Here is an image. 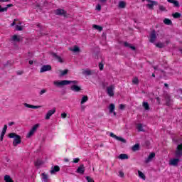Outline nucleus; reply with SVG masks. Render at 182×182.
<instances>
[{
    "label": "nucleus",
    "instance_id": "obj_36",
    "mask_svg": "<svg viewBox=\"0 0 182 182\" xmlns=\"http://www.w3.org/2000/svg\"><path fill=\"white\" fill-rule=\"evenodd\" d=\"M181 16V14L178 12H176L173 14V17L175 18L176 19H178Z\"/></svg>",
    "mask_w": 182,
    "mask_h": 182
},
{
    "label": "nucleus",
    "instance_id": "obj_39",
    "mask_svg": "<svg viewBox=\"0 0 182 182\" xmlns=\"http://www.w3.org/2000/svg\"><path fill=\"white\" fill-rule=\"evenodd\" d=\"M8 11V7L2 8V6H0V13L1 12H7Z\"/></svg>",
    "mask_w": 182,
    "mask_h": 182
},
{
    "label": "nucleus",
    "instance_id": "obj_22",
    "mask_svg": "<svg viewBox=\"0 0 182 182\" xmlns=\"http://www.w3.org/2000/svg\"><path fill=\"white\" fill-rule=\"evenodd\" d=\"M87 100H89V97H87V95L82 96V98L81 99V105H85Z\"/></svg>",
    "mask_w": 182,
    "mask_h": 182
},
{
    "label": "nucleus",
    "instance_id": "obj_15",
    "mask_svg": "<svg viewBox=\"0 0 182 182\" xmlns=\"http://www.w3.org/2000/svg\"><path fill=\"white\" fill-rule=\"evenodd\" d=\"M180 162V159H173L170 160L169 164L171 166H178V163Z\"/></svg>",
    "mask_w": 182,
    "mask_h": 182
},
{
    "label": "nucleus",
    "instance_id": "obj_50",
    "mask_svg": "<svg viewBox=\"0 0 182 182\" xmlns=\"http://www.w3.org/2000/svg\"><path fill=\"white\" fill-rule=\"evenodd\" d=\"M67 116H68V114H66L65 112L61 114L62 119H66Z\"/></svg>",
    "mask_w": 182,
    "mask_h": 182
},
{
    "label": "nucleus",
    "instance_id": "obj_2",
    "mask_svg": "<svg viewBox=\"0 0 182 182\" xmlns=\"http://www.w3.org/2000/svg\"><path fill=\"white\" fill-rule=\"evenodd\" d=\"M53 85L59 87L60 86H66V85H70V82L66 80H61V81L55 80L53 82Z\"/></svg>",
    "mask_w": 182,
    "mask_h": 182
},
{
    "label": "nucleus",
    "instance_id": "obj_14",
    "mask_svg": "<svg viewBox=\"0 0 182 182\" xmlns=\"http://www.w3.org/2000/svg\"><path fill=\"white\" fill-rule=\"evenodd\" d=\"M165 100L166 106H171V97H170V95H165Z\"/></svg>",
    "mask_w": 182,
    "mask_h": 182
},
{
    "label": "nucleus",
    "instance_id": "obj_11",
    "mask_svg": "<svg viewBox=\"0 0 182 182\" xmlns=\"http://www.w3.org/2000/svg\"><path fill=\"white\" fill-rule=\"evenodd\" d=\"M55 113H56L55 107L53 108V109H50L47 112L46 115V120H49V119H50V116H52L53 114H55Z\"/></svg>",
    "mask_w": 182,
    "mask_h": 182
},
{
    "label": "nucleus",
    "instance_id": "obj_53",
    "mask_svg": "<svg viewBox=\"0 0 182 182\" xmlns=\"http://www.w3.org/2000/svg\"><path fill=\"white\" fill-rule=\"evenodd\" d=\"M124 107H125V106H124V105H123V104H121V105H119V109H120L121 110H123V109H124Z\"/></svg>",
    "mask_w": 182,
    "mask_h": 182
},
{
    "label": "nucleus",
    "instance_id": "obj_57",
    "mask_svg": "<svg viewBox=\"0 0 182 182\" xmlns=\"http://www.w3.org/2000/svg\"><path fill=\"white\" fill-rule=\"evenodd\" d=\"M15 21H16V20L14 19V21H13V23L11 24V26H15V25H16V23L15 22Z\"/></svg>",
    "mask_w": 182,
    "mask_h": 182
},
{
    "label": "nucleus",
    "instance_id": "obj_35",
    "mask_svg": "<svg viewBox=\"0 0 182 182\" xmlns=\"http://www.w3.org/2000/svg\"><path fill=\"white\" fill-rule=\"evenodd\" d=\"M119 7L122 8V9L126 8V2L123 1H119Z\"/></svg>",
    "mask_w": 182,
    "mask_h": 182
},
{
    "label": "nucleus",
    "instance_id": "obj_40",
    "mask_svg": "<svg viewBox=\"0 0 182 182\" xmlns=\"http://www.w3.org/2000/svg\"><path fill=\"white\" fill-rule=\"evenodd\" d=\"M69 72V70L65 69L63 71H61V76H65V75H68V73Z\"/></svg>",
    "mask_w": 182,
    "mask_h": 182
},
{
    "label": "nucleus",
    "instance_id": "obj_49",
    "mask_svg": "<svg viewBox=\"0 0 182 182\" xmlns=\"http://www.w3.org/2000/svg\"><path fill=\"white\" fill-rule=\"evenodd\" d=\"M44 93H46V89L41 90V92H40V93H39V95H40L41 96H42V95H43Z\"/></svg>",
    "mask_w": 182,
    "mask_h": 182
},
{
    "label": "nucleus",
    "instance_id": "obj_41",
    "mask_svg": "<svg viewBox=\"0 0 182 182\" xmlns=\"http://www.w3.org/2000/svg\"><path fill=\"white\" fill-rule=\"evenodd\" d=\"M85 178L87 182H95V180L90 176H86Z\"/></svg>",
    "mask_w": 182,
    "mask_h": 182
},
{
    "label": "nucleus",
    "instance_id": "obj_17",
    "mask_svg": "<svg viewBox=\"0 0 182 182\" xmlns=\"http://www.w3.org/2000/svg\"><path fill=\"white\" fill-rule=\"evenodd\" d=\"M155 157H156V154L154 152L151 153L147 157V159H146L145 160L146 163H149V161H151V160H153V159H154Z\"/></svg>",
    "mask_w": 182,
    "mask_h": 182
},
{
    "label": "nucleus",
    "instance_id": "obj_56",
    "mask_svg": "<svg viewBox=\"0 0 182 182\" xmlns=\"http://www.w3.org/2000/svg\"><path fill=\"white\" fill-rule=\"evenodd\" d=\"M17 75H23V71H17Z\"/></svg>",
    "mask_w": 182,
    "mask_h": 182
},
{
    "label": "nucleus",
    "instance_id": "obj_26",
    "mask_svg": "<svg viewBox=\"0 0 182 182\" xmlns=\"http://www.w3.org/2000/svg\"><path fill=\"white\" fill-rule=\"evenodd\" d=\"M92 28H94V29H97V31H100V32H102V31H103V27L97 26L96 24H94L92 26Z\"/></svg>",
    "mask_w": 182,
    "mask_h": 182
},
{
    "label": "nucleus",
    "instance_id": "obj_4",
    "mask_svg": "<svg viewBox=\"0 0 182 182\" xmlns=\"http://www.w3.org/2000/svg\"><path fill=\"white\" fill-rule=\"evenodd\" d=\"M49 70H52V66H50V65H44L41 67L40 70V73H43L44 72H49Z\"/></svg>",
    "mask_w": 182,
    "mask_h": 182
},
{
    "label": "nucleus",
    "instance_id": "obj_20",
    "mask_svg": "<svg viewBox=\"0 0 182 182\" xmlns=\"http://www.w3.org/2000/svg\"><path fill=\"white\" fill-rule=\"evenodd\" d=\"M124 46H125V48H129L132 50L136 49V47L132 46L130 43H127V41L124 42Z\"/></svg>",
    "mask_w": 182,
    "mask_h": 182
},
{
    "label": "nucleus",
    "instance_id": "obj_1",
    "mask_svg": "<svg viewBox=\"0 0 182 182\" xmlns=\"http://www.w3.org/2000/svg\"><path fill=\"white\" fill-rule=\"evenodd\" d=\"M9 139H14L13 146H14V147H16L18 144H21V143H22V137L16 134V133L12 132L9 134Z\"/></svg>",
    "mask_w": 182,
    "mask_h": 182
},
{
    "label": "nucleus",
    "instance_id": "obj_29",
    "mask_svg": "<svg viewBox=\"0 0 182 182\" xmlns=\"http://www.w3.org/2000/svg\"><path fill=\"white\" fill-rule=\"evenodd\" d=\"M164 23H165V25H172L173 22L171 20H170V18H165L164 20Z\"/></svg>",
    "mask_w": 182,
    "mask_h": 182
},
{
    "label": "nucleus",
    "instance_id": "obj_62",
    "mask_svg": "<svg viewBox=\"0 0 182 182\" xmlns=\"http://www.w3.org/2000/svg\"><path fill=\"white\" fill-rule=\"evenodd\" d=\"M4 136L1 135L0 136V141H2L4 140Z\"/></svg>",
    "mask_w": 182,
    "mask_h": 182
},
{
    "label": "nucleus",
    "instance_id": "obj_34",
    "mask_svg": "<svg viewBox=\"0 0 182 182\" xmlns=\"http://www.w3.org/2000/svg\"><path fill=\"white\" fill-rule=\"evenodd\" d=\"M132 83L134 85H139V78L137 77H134L132 80Z\"/></svg>",
    "mask_w": 182,
    "mask_h": 182
},
{
    "label": "nucleus",
    "instance_id": "obj_23",
    "mask_svg": "<svg viewBox=\"0 0 182 182\" xmlns=\"http://www.w3.org/2000/svg\"><path fill=\"white\" fill-rule=\"evenodd\" d=\"M12 41H14V42H21V36L14 35L12 37Z\"/></svg>",
    "mask_w": 182,
    "mask_h": 182
},
{
    "label": "nucleus",
    "instance_id": "obj_13",
    "mask_svg": "<svg viewBox=\"0 0 182 182\" xmlns=\"http://www.w3.org/2000/svg\"><path fill=\"white\" fill-rule=\"evenodd\" d=\"M70 90H72L73 92H80V90H82V88L77 85H73L70 87Z\"/></svg>",
    "mask_w": 182,
    "mask_h": 182
},
{
    "label": "nucleus",
    "instance_id": "obj_7",
    "mask_svg": "<svg viewBox=\"0 0 182 182\" xmlns=\"http://www.w3.org/2000/svg\"><path fill=\"white\" fill-rule=\"evenodd\" d=\"M114 86L110 85L109 87H107V93L111 97L114 96Z\"/></svg>",
    "mask_w": 182,
    "mask_h": 182
},
{
    "label": "nucleus",
    "instance_id": "obj_45",
    "mask_svg": "<svg viewBox=\"0 0 182 182\" xmlns=\"http://www.w3.org/2000/svg\"><path fill=\"white\" fill-rule=\"evenodd\" d=\"M173 5L176 8H178V6H180V4L178 3V1L177 0H175V1H173Z\"/></svg>",
    "mask_w": 182,
    "mask_h": 182
},
{
    "label": "nucleus",
    "instance_id": "obj_27",
    "mask_svg": "<svg viewBox=\"0 0 182 182\" xmlns=\"http://www.w3.org/2000/svg\"><path fill=\"white\" fill-rule=\"evenodd\" d=\"M136 129L138 132H144V129H143V124H138L136 125Z\"/></svg>",
    "mask_w": 182,
    "mask_h": 182
},
{
    "label": "nucleus",
    "instance_id": "obj_24",
    "mask_svg": "<svg viewBox=\"0 0 182 182\" xmlns=\"http://www.w3.org/2000/svg\"><path fill=\"white\" fill-rule=\"evenodd\" d=\"M142 106L146 110H150V105H149V102H144Z\"/></svg>",
    "mask_w": 182,
    "mask_h": 182
},
{
    "label": "nucleus",
    "instance_id": "obj_44",
    "mask_svg": "<svg viewBox=\"0 0 182 182\" xmlns=\"http://www.w3.org/2000/svg\"><path fill=\"white\" fill-rule=\"evenodd\" d=\"M99 68H100V70H103V69L105 68V65H103L102 63H99Z\"/></svg>",
    "mask_w": 182,
    "mask_h": 182
},
{
    "label": "nucleus",
    "instance_id": "obj_54",
    "mask_svg": "<svg viewBox=\"0 0 182 182\" xmlns=\"http://www.w3.org/2000/svg\"><path fill=\"white\" fill-rule=\"evenodd\" d=\"M119 176L122 178L124 177V173H123V171H119Z\"/></svg>",
    "mask_w": 182,
    "mask_h": 182
},
{
    "label": "nucleus",
    "instance_id": "obj_42",
    "mask_svg": "<svg viewBox=\"0 0 182 182\" xmlns=\"http://www.w3.org/2000/svg\"><path fill=\"white\" fill-rule=\"evenodd\" d=\"M159 11H161L162 12H164V11H167V9H166V7H164V6L160 5L159 6Z\"/></svg>",
    "mask_w": 182,
    "mask_h": 182
},
{
    "label": "nucleus",
    "instance_id": "obj_31",
    "mask_svg": "<svg viewBox=\"0 0 182 182\" xmlns=\"http://www.w3.org/2000/svg\"><path fill=\"white\" fill-rule=\"evenodd\" d=\"M140 149V145L139 144H136L132 146V151H137Z\"/></svg>",
    "mask_w": 182,
    "mask_h": 182
},
{
    "label": "nucleus",
    "instance_id": "obj_48",
    "mask_svg": "<svg viewBox=\"0 0 182 182\" xmlns=\"http://www.w3.org/2000/svg\"><path fill=\"white\" fill-rule=\"evenodd\" d=\"M23 28L21 26H16V31H22Z\"/></svg>",
    "mask_w": 182,
    "mask_h": 182
},
{
    "label": "nucleus",
    "instance_id": "obj_51",
    "mask_svg": "<svg viewBox=\"0 0 182 182\" xmlns=\"http://www.w3.org/2000/svg\"><path fill=\"white\" fill-rule=\"evenodd\" d=\"M79 161H80V159L75 158L73 159V163H78Z\"/></svg>",
    "mask_w": 182,
    "mask_h": 182
},
{
    "label": "nucleus",
    "instance_id": "obj_46",
    "mask_svg": "<svg viewBox=\"0 0 182 182\" xmlns=\"http://www.w3.org/2000/svg\"><path fill=\"white\" fill-rule=\"evenodd\" d=\"M68 82H70V83H73V85H77V83H79V81L77 80H68Z\"/></svg>",
    "mask_w": 182,
    "mask_h": 182
},
{
    "label": "nucleus",
    "instance_id": "obj_10",
    "mask_svg": "<svg viewBox=\"0 0 182 182\" xmlns=\"http://www.w3.org/2000/svg\"><path fill=\"white\" fill-rule=\"evenodd\" d=\"M110 137H112L113 139H115L116 140H117L118 141H122V143H126V139L117 136L116 134H114L113 132H111L109 134Z\"/></svg>",
    "mask_w": 182,
    "mask_h": 182
},
{
    "label": "nucleus",
    "instance_id": "obj_18",
    "mask_svg": "<svg viewBox=\"0 0 182 182\" xmlns=\"http://www.w3.org/2000/svg\"><path fill=\"white\" fill-rule=\"evenodd\" d=\"M25 107H28V109H41L42 107L41 106H36V105H29L28 103L24 104Z\"/></svg>",
    "mask_w": 182,
    "mask_h": 182
},
{
    "label": "nucleus",
    "instance_id": "obj_58",
    "mask_svg": "<svg viewBox=\"0 0 182 182\" xmlns=\"http://www.w3.org/2000/svg\"><path fill=\"white\" fill-rule=\"evenodd\" d=\"M100 2H101L102 4H106V2H107V0H100Z\"/></svg>",
    "mask_w": 182,
    "mask_h": 182
},
{
    "label": "nucleus",
    "instance_id": "obj_25",
    "mask_svg": "<svg viewBox=\"0 0 182 182\" xmlns=\"http://www.w3.org/2000/svg\"><path fill=\"white\" fill-rule=\"evenodd\" d=\"M4 181L6 182H14V180H12V178H11V176L9 175H6L4 176Z\"/></svg>",
    "mask_w": 182,
    "mask_h": 182
},
{
    "label": "nucleus",
    "instance_id": "obj_9",
    "mask_svg": "<svg viewBox=\"0 0 182 182\" xmlns=\"http://www.w3.org/2000/svg\"><path fill=\"white\" fill-rule=\"evenodd\" d=\"M147 2H149L151 4H148L146 5V6L149 9H154V5H159V2L156 1H153V0H146Z\"/></svg>",
    "mask_w": 182,
    "mask_h": 182
},
{
    "label": "nucleus",
    "instance_id": "obj_52",
    "mask_svg": "<svg viewBox=\"0 0 182 182\" xmlns=\"http://www.w3.org/2000/svg\"><path fill=\"white\" fill-rule=\"evenodd\" d=\"M8 129V125L5 124L3 129H2V132H4L6 133V130Z\"/></svg>",
    "mask_w": 182,
    "mask_h": 182
},
{
    "label": "nucleus",
    "instance_id": "obj_8",
    "mask_svg": "<svg viewBox=\"0 0 182 182\" xmlns=\"http://www.w3.org/2000/svg\"><path fill=\"white\" fill-rule=\"evenodd\" d=\"M175 154H176V157L182 156V144L178 145Z\"/></svg>",
    "mask_w": 182,
    "mask_h": 182
},
{
    "label": "nucleus",
    "instance_id": "obj_60",
    "mask_svg": "<svg viewBox=\"0 0 182 182\" xmlns=\"http://www.w3.org/2000/svg\"><path fill=\"white\" fill-rule=\"evenodd\" d=\"M14 124H15L14 122H11L9 123V126H14Z\"/></svg>",
    "mask_w": 182,
    "mask_h": 182
},
{
    "label": "nucleus",
    "instance_id": "obj_55",
    "mask_svg": "<svg viewBox=\"0 0 182 182\" xmlns=\"http://www.w3.org/2000/svg\"><path fill=\"white\" fill-rule=\"evenodd\" d=\"M12 6H14V4H8V5L6 6V8H7V9H8L9 8H11V7H12Z\"/></svg>",
    "mask_w": 182,
    "mask_h": 182
},
{
    "label": "nucleus",
    "instance_id": "obj_37",
    "mask_svg": "<svg viewBox=\"0 0 182 182\" xmlns=\"http://www.w3.org/2000/svg\"><path fill=\"white\" fill-rule=\"evenodd\" d=\"M42 164H43V163L42 162V161L41 160H37L36 162H35V166L36 167H39V166H42Z\"/></svg>",
    "mask_w": 182,
    "mask_h": 182
},
{
    "label": "nucleus",
    "instance_id": "obj_28",
    "mask_svg": "<svg viewBox=\"0 0 182 182\" xmlns=\"http://www.w3.org/2000/svg\"><path fill=\"white\" fill-rule=\"evenodd\" d=\"M114 109H116V106L114 104L109 105V113H113L114 112Z\"/></svg>",
    "mask_w": 182,
    "mask_h": 182
},
{
    "label": "nucleus",
    "instance_id": "obj_38",
    "mask_svg": "<svg viewBox=\"0 0 182 182\" xmlns=\"http://www.w3.org/2000/svg\"><path fill=\"white\" fill-rule=\"evenodd\" d=\"M156 48H159L160 49H162V48H164V44L163 43H158L156 44Z\"/></svg>",
    "mask_w": 182,
    "mask_h": 182
},
{
    "label": "nucleus",
    "instance_id": "obj_64",
    "mask_svg": "<svg viewBox=\"0 0 182 182\" xmlns=\"http://www.w3.org/2000/svg\"><path fill=\"white\" fill-rule=\"evenodd\" d=\"M179 52L181 53V54L182 55V48L179 49Z\"/></svg>",
    "mask_w": 182,
    "mask_h": 182
},
{
    "label": "nucleus",
    "instance_id": "obj_21",
    "mask_svg": "<svg viewBox=\"0 0 182 182\" xmlns=\"http://www.w3.org/2000/svg\"><path fill=\"white\" fill-rule=\"evenodd\" d=\"M118 158L120 160H127L129 159V156L126 154H121Z\"/></svg>",
    "mask_w": 182,
    "mask_h": 182
},
{
    "label": "nucleus",
    "instance_id": "obj_30",
    "mask_svg": "<svg viewBox=\"0 0 182 182\" xmlns=\"http://www.w3.org/2000/svg\"><path fill=\"white\" fill-rule=\"evenodd\" d=\"M41 176H42V180H43V181L45 182H48V174L45 173H41Z\"/></svg>",
    "mask_w": 182,
    "mask_h": 182
},
{
    "label": "nucleus",
    "instance_id": "obj_32",
    "mask_svg": "<svg viewBox=\"0 0 182 182\" xmlns=\"http://www.w3.org/2000/svg\"><path fill=\"white\" fill-rule=\"evenodd\" d=\"M138 174L140 178H142L143 180H146V176L144 175V173H143V172L138 171Z\"/></svg>",
    "mask_w": 182,
    "mask_h": 182
},
{
    "label": "nucleus",
    "instance_id": "obj_6",
    "mask_svg": "<svg viewBox=\"0 0 182 182\" xmlns=\"http://www.w3.org/2000/svg\"><path fill=\"white\" fill-rule=\"evenodd\" d=\"M54 13L55 15H58L59 16H66V11H65L64 9H56L55 10Z\"/></svg>",
    "mask_w": 182,
    "mask_h": 182
},
{
    "label": "nucleus",
    "instance_id": "obj_47",
    "mask_svg": "<svg viewBox=\"0 0 182 182\" xmlns=\"http://www.w3.org/2000/svg\"><path fill=\"white\" fill-rule=\"evenodd\" d=\"M97 11H102V6L100 4H97L96 6Z\"/></svg>",
    "mask_w": 182,
    "mask_h": 182
},
{
    "label": "nucleus",
    "instance_id": "obj_5",
    "mask_svg": "<svg viewBox=\"0 0 182 182\" xmlns=\"http://www.w3.org/2000/svg\"><path fill=\"white\" fill-rule=\"evenodd\" d=\"M156 39H157V36L156 35V31L153 30L150 33V39L149 42L151 43H154L156 42Z\"/></svg>",
    "mask_w": 182,
    "mask_h": 182
},
{
    "label": "nucleus",
    "instance_id": "obj_16",
    "mask_svg": "<svg viewBox=\"0 0 182 182\" xmlns=\"http://www.w3.org/2000/svg\"><path fill=\"white\" fill-rule=\"evenodd\" d=\"M85 165L81 164L80 166L77 168L76 172L78 173L79 174H85Z\"/></svg>",
    "mask_w": 182,
    "mask_h": 182
},
{
    "label": "nucleus",
    "instance_id": "obj_43",
    "mask_svg": "<svg viewBox=\"0 0 182 182\" xmlns=\"http://www.w3.org/2000/svg\"><path fill=\"white\" fill-rule=\"evenodd\" d=\"M72 50H73V52H79L80 50V49L77 46H74V48Z\"/></svg>",
    "mask_w": 182,
    "mask_h": 182
},
{
    "label": "nucleus",
    "instance_id": "obj_3",
    "mask_svg": "<svg viewBox=\"0 0 182 182\" xmlns=\"http://www.w3.org/2000/svg\"><path fill=\"white\" fill-rule=\"evenodd\" d=\"M39 126H41V124H36L35 125H33L32 129L30 130V132L27 134V137H32V136L35 134V132H36V130H38Z\"/></svg>",
    "mask_w": 182,
    "mask_h": 182
},
{
    "label": "nucleus",
    "instance_id": "obj_63",
    "mask_svg": "<svg viewBox=\"0 0 182 182\" xmlns=\"http://www.w3.org/2000/svg\"><path fill=\"white\" fill-rule=\"evenodd\" d=\"M28 63H29V65H33V60H29Z\"/></svg>",
    "mask_w": 182,
    "mask_h": 182
},
{
    "label": "nucleus",
    "instance_id": "obj_61",
    "mask_svg": "<svg viewBox=\"0 0 182 182\" xmlns=\"http://www.w3.org/2000/svg\"><path fill=\"white\" fill-rule=\"evenodd\" d=\"M6 132L2 131L1 135L5 136V134H6Z\"/></svg>",
    "mask_w": 182,
    "mask_h": 182
},
{
    "label": "nucleus",
    "instance_id": "obj_19",
    "mask_svg": "<svg viewBox=\"0 0 182 182\" xmlns=\"http://www.w3.org/2000/svg\"><path fill=\"white\" fill-rule=\"evenodd\" d=\"M58 171H60V168L59 166H55L50 171V174H55V173H58Z\"/></svg>",
    "mask_w": 182,
    "mask_h": 182
},
{
    "label": "nucleus",
    "instance_id": "obj_33",
    "mask_svg": "<svg viewBox=\"0 0 182 182\" xmlns=\"http://www.w3.org/2000/svg\"><path fill=\"white\" fill-rule=\"evenodd\" d=\"M83 75H87V76H90L92 75V70H85L82 72Z\"/></svg>",
    "mask_w": 182,
    "mask_h": 182
},
{
    "label": "nucleus",
    "instance_id": "obj_59",
    "mask_svg": "<svg viewBox=\"0 0 182 182\" xmlns=\"http://www.w3.org/2000/svg\"><path fill=\"white\" fill-rule=\"evenodd\" d=\"M167 1H168V2H169V4H174V1L176 0H167Z\"/></svg>",
    "mask_w": 182,
    "mask_h": 182
},
{
    "label": "nucleus",
    "instance_id": "obj_12",
    "mask_svg": "<svg viewBox=\"0 0 182 182\" xmlns=\"http://www.w3.org/2000/svg\"><path fill=\"white\" fill-rule=\"evenodd\" d=\"M50 55L53 56V58H54V59H56V60L60 62V63H63V60L62 59V58H60V56L58 55L56 53L52 52L50 53Z\"/></svg>",
    "mask_w": 182,
    "mask_h": 182
}]
</instances>
